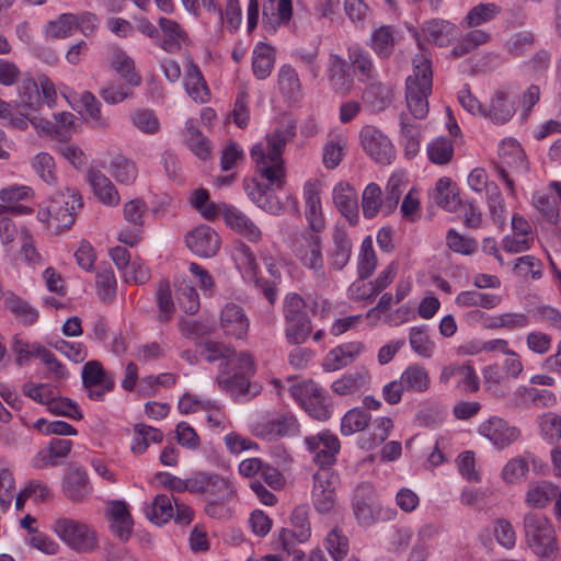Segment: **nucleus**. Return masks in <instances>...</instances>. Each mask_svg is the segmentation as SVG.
Masks as SVG:
<instances>
[{
    "instance_id": "79ce46f5",
    "label": "nucleus",
    "mask_w": 561,
    "mask_h": 561,
    "mask_svg": "<svg viewBox=\"0 0 561 561\" xmlns=\"http://www.w3.org/2000/svg\"><path fill=\"white\" fill-rule=\"evenodd\" d=\"M405 390L422 393L428 390L431 378L428 371L416 364L408 366L400 376Z\"/></svg>"
},
{
    "instance_id": "f8f14e48",
    "label": "nucleus",
    "mask_w": 561,
    "mask_h": 561,
    "mask_svg": "<svg viewBox=\"0 0 561 561\" xmlns=\"http://www.w3.org/2000/svg\"><path fill=\"white\" fill-rule=\"evenodd\" d=\"M308 450L313 455V461L321 468L331 467L336 461L341 445L336 435L323 431L305 438Z\"/></svg>"
},
{
    "instance_id": "7c9ffc66",
    "label": "nucleus",
    "mask_w": 561,
    "mask_h": 561,
    "mask_svg": "<svg viewBox=\"0 0 561 561\" xmlns=\"http://www.w3.org/2000/svg\"><path fill=\"white\" fill-rule=\"evenodd\" d=\"M111 66L129 87L141 84V76L135 70V61L122 48H114L110 58Z\"/></svg>"
},
{
    "instance_id": "864d4df0",
    "label": "nucleus",
    "mask_w": 561,
    "mask_h": 561,
    "mask_svg": "<svg viewBox=\"0 0 561 561\" xmlns=\"http://www.w3.org/2000/svg\"><path fill=\"white\" fill-rule=\"evenodd\" d=\"M377 267V255L373 247V239L367 236L362 241L357 256V274L360 279L369 278Z\"/></svg>"
},
{
    "instance_id": "a211bd4d",
    "label": "nucleus",
    "mask_w": 561,
    "mask_h": 561,
    "mask_svg": "<svg viewBox=\"0 0 561 561\" xmlns=\"http://www.w3.org/2000/svg\"><path fill=\"white\" fill-rule=\"evenodd\" d=\"M87 471L81 467H71L67 470L62 481V492L72 503L84 502L92 493Z\"/></svg>"
},
{
    "instance_id": "9d476101",
    "label": "nucleus",
    "mask_w": 561,
    "mask_h": 561,
    "mask_svg": "<svg viewBox=\"0 0 561 561\" xmlns=\"http://www.w3.org/2000/svg\"><path fill=\"white\" fill-rule=\"evenodd\" d=\"M192 494L202 496L205 501L213 499L231 500L233 490L230 483L219 474L194 472L192 474Z\"/></svg>"
},
{
    "instance_id": "052dcab7",
    "label": "nucleus",
    "mask_w": 561,
    "mask_h": 561,
    "mask_svg": "<svg viewBox=\"0 0 561 561\" xmlns=\"http://www.w3.org/2000/svg\"><path fill=\"white\" fill-rule=\"evenodd\" d=\"M59 202L60 213L64 215H69L76 220V211L83 206L82 197L79 192L75 188L66 187L64 190H58L50 197L49 202Z\"/></svg>"
},
{
    "instance_id": "13d9d810",
    "label": "nucleus",
    "mask_w": 561,
    "mask_h": 561,
    "mask_svg": "<svg viewBox=\"0 0 561 561\" xmlns=\"http://www.w3.org/2000/svg\"><path fill=\"white\" fill-rule=\"evenodd\" d=\"M348 59L352 62L355 71L358 72V78L363 82L375 80L376 70L369 54L359 47L348 50Z\"/></svg>"
},
{
    "instance_id": "f704fd0d",
    "label": "nucleus",
    "mask_w": 561,
    "mask_h": 561,
    "mask_svg": "<svg viewBox=\"0 0 561 561\" xmlns=\"http://www.w3.org/2000/svg\"><path fill=\"white\" fill-rule=\"evenodd\" d=\"M37 219L42 222H47L48 228L56 234H59L73 226V218L60 213L58 201L49 202L47 207L41 208L37 211Z\"/></svg>"
},
{
    "instance_id": "5701e85b",
    "label": "nucleus",
    "mask_w": 561,
    "mask_h": 561,
    "mask_svg": "<svg viewBox=\"0 0 561 561\" xmlns=\"http://www.w3.org/2000/svg\"><path fill=\"white\" fill-rule=\"evenodd\" d=\"M304 199L306 205V218L310 227L309 232H321L325 227L321 199L317 183L308 181L304 185Z\"/></svg>"
},
{
    "instance_id": "58836bf2",
    "label": "nucleus",
    "mask_w": 561,
    "mask_h": 561,
    "mask_svg": "<svg viewBox=\"0 0 561 561\" xmlns=\"http://www.w3.org/2000/svg\"><path fill=\"white\" fill-rule=\"evenodd\" d=\"M184 138L193 153L202 160H206L210 154L209 140L202 134L197 127L196 119H187L185 123Z\"/></svg>"
},
{
    "instance_id": "338daca9",
    "label": "nucleus",
    "mask_w": 561,
    "mask_h": 561,
    "mask_svg": "<svg viewBox=\"0 0 561 561\" xmlns=\"http://www.w3.org/2000/svg\"><path fill=\"white\" fill-rule=\"evenodd\" d=\"M427 156L435 164H447L454 156V145L451 140L446 137L433 139L427 145Z\"/></svg>"
},
{
    "instance_id": "6e6552de",
    "label": "nucleus",
    "mask_w": 561,
    "mask_h": 561,
    "mask_svg": "<svg viewBox=\"0 0 561 561\" xmlns=\"http://www.w3.org/2000/svg\"><path fill=\"white\" fill-rule=\"evenodd\" d=\"M320 232H305L294 242L293 251L300 263L314 272L316 276L325 279L323 244Z\"/></svg>"
},
{
    "instance_id": "ea45409f",
    "label": "nucleus",
    "mask_w": 561,
    "mask_h": 561,
    "mask_svg": "<svg viewBox=\"0 0 561 561\" xmlns=\"http://www.w3.org/2000/svg\"><path fill=\"white\" fill-rule=\"evenodd\" d=\"M431 198L434 204L448 211H455L459 205V198L449 178H440L437 181Z\"/></svg>"
},
{
    "instance_id": "cd10ccee",
    "label": "nucleus",
    "mask_w": 561,
    "mask_h": 561,
    "mask_svg": "<svg viewBox=\"0 0 561 561\" xmlns=\"http://www.w3.org/2000/svg\"><path fill=\"white\" fill-rule=\"evenodd\" d=\"M107 513L112 520V531L121 539L127 540L131 534L133 519L124 501H112L108 504Z\"/></svg>"
},
{
    "instance_id": "2eb2a0df",
    "label": "nucleus",
    "mask_w": 561,
    "mask_h": 561,
    "mask_svg": "<svg viewBox=\"0 0 561 561\" xmlns=\"http://www.w3.org/2000/svg\"><path fill=\"white\" fill-rule=\"evenodd\" d=\"M299 432V423L290 413L277 415L274 419L259 422L254 427L255 436L273 442L284 436H294Z\"/></svg>"
},
{
    "instance_id": "de8ad7c7",
    "label": "nucleus",
    "mask_w": 561,
    "mask_h": 561,
    "mask_svg": "<svg viewBox=\"0 0 561 561\" xmlns=\"http://www.w3.org/2000/svg\"><path fill=\"white\" fill-rule=\"evenodd\" d=\"M4 306L25 325H32L38 319V311L14 293L5 295Z\"/></svg>"
},
{
    "instance_id": "4c0bfd02",
    "label": "nucleus",
    "mask_w": 561,
    "mask_h": 561,
    "mask_svg": "<svg viewBox=\"0 0 561 561\" xmlns=\"http://www.w3.org/2000/svg\"><path fill=\"white\" fill-rule=\"evenodd\" d=\"M15 106L28 112L38 111L41 106V95L38 84L33 78H25L20 82Z\"/></svg>"
},
{
    "instance_id": "a19ab883",
    "label": "nucleus",
    "mask_w": 561,
    "mask_h": 561,
    "mask_svg": "<svg viewBox=\"0 0 561 561\" xmlns=\"http://www.w3.org/2000/svg\"><path fill=\"white\" fill-rule=\"evenodd\" d=\"M83 387L101 386L106 390L114 389V377L107 374L100 362L90 360L82 367Z\"/></svg>"
},
{
    "instance_id": "b1692460",
    "label": "nucleus",
    "mask_w": 561,
    "mask_h": 561,
    "mask_svg": "<svg viewBox=\"0 0 561 561\" xmlns=\"http://www.w3.org/2000/svg\"><path fill=\"white\" fill-rule=\"evenodd\" d=\"M329 81L331 88L342 95L350 93L354 85V78L350 71L347 61L336 54L329 58Z\"/></svg>"
},
{
    "instance_id": "c85d7f7f",
    "label": "nucleus",
    "mask_w": 561,
    "mask_h": 561,
    "mask_svg": "<svg viewBox=\"0 0 561 561\" xmlns=\"http://www.w3.org/2000/svg\"><path fill=\"white\" fill-rule=\"evenodd\" d=\"M71 448L72 442L70 439L54 438L49 443L47 450L37 453V455L32 460V465L37 469H44L49 466H57V459L67 457Z\"/></svg>"
},
{
    "instance_id": "1a4fd4ad",
    "label": "nucleus",
    "mask_w": 561,
    "mask_h": 561,
    "mask_svg": "<svg viewBox=\"0 0 561 561\" xmlns=\"http://www.w3.org/2000/svg\"><path fill=\"white\" fill-rule=\"evenodd\" d=\"M499 162L495 168L505 182L511 194L515 192V183L510 178V171L522 172L527 170L525 153L520 145L515 139L502 141L499 148Z\"/></svg>"
},
{
    "instance_id": "3c124183",
    "label": "nucleus",
    "mask_w": 561,
    "mask_h": 561,
    "mask_svg": "<svg viewBox=\"0 0 561 561\" xmlns=\"http://www.w3.org/2000/svg\"><path fill=\"white\" fill-rule=\"evenodd\" d=\"M501 298L493 294L481 293L478 290H465L457 295L455 302L462 308L481 307L492 309L496 307Z\"/></svg>"
},
{
    "instance_id": "69168bd1",
    "label": "nucleus",
    "mask_w": 561,
    "mask_h": 561,
    "mask_svg": "<svg viewBox=\"0 0 561 561\" xmlns=\"http://www.w3.org/2000/svg\"><path fill=\"white\" fill-rule=\"evenodd\" d=\"M558 489L550 482L531 485L526 494V503L531 507H545L557 497Z\"/></svg>"
},
{
    "instance_id": "09e8293b",
    "label": "nucleus",
    "mask_w": 561,
    "mask_h": 561,
    "mask_svg": "<svg viewBox=\"0 0 561 561\" xmlns=\"http://www.w3.org/2000/svg\"><path fill=\"white\" fill-rule=\"evenodd\" d=\"M154 298L158 307L157 320L162 323L169 322L175 312V305L170 283L167 279H161L158 283Z\"/></svg>"
},
{
    "instance_id": "a878e982",
    "label": "nucleus",
    "mask_w": 561,
    "mask_h": 561,
    "mask_svg": "<svg viewBox=\"0 0 561 561\" xmlns=\"http://www.w3.org/2000/svg\"><path fill=\"white\" fill-rule=\"evenodd\" d=\"M332 243L329 251V262L334 270L341 271L350 262L353 243L348 232L340 226H336L333 230Z\"/></svg>"
},
{
    "instance_id": "774afa93",
    "label": "nucleus",
    "mask_w": 561,
    "mask_h": 561,
    "mask_svg": "<svg viewBox=\"0 0 561 561\" xmlns=\"http://www.w3.org/2000/svg\"><path fill=\"white\" fill-rule=\"evenodd\" d=\"M538 425L545 439L550 443L561 440V415L554 412L543 413L538 417Z\"/></svg>"
},
{
    "instance_id": "bb28decb",
    "label": "nucleus",
    "mask_w": 561,
    "mask_h": 561,
    "mask_svg": "<svg viewBox=\"0 0 561 561\" xmlns=\"http://www.w3.org/2000/svg\"><path fill=\"white\" fill-rule=\"evenodd\" d=\"M374 488L368 483L358 485L353 495L352 507L357 522L368 526L374 522Z\"/></svg>"
},
{
    "instance_id": "6e6d98bb",
    "label": "nucleus",
    "mask_w": 561,
    "mask_h": 561,
    "mask_svg": "<svg viewBox=\"0 0 561 561\" xmlns=\"http://www.w3.org/2000/svg\"><path fill=\"white\" fill-rule=\"evenodd\" d=\"M454 30L448 22L440 20L428 21L422 28V36L425 41L437 46H446L450 42V32Z\"/></svg>"
},
{
    "instance_id": "37998d69",
    "label": "nucleus",
    "mask_w": 561,
    "mask_h": 561,
    "mask_svg": "<svg viewBox=\"0 0 561 561\" xmlns=\"http://www.w3.org/2000/svg\"><path fill=\"white\" fill-rule=\"evenodd\" d=\"M514 113L515 108L507 102L505 93L499 91L491 99L489 107L483 108L482 115L494 124L502 125L508 122Z\"/></svg>"
},
{
    "instance_id": "7ed1b4c3",
    "label": "nucleus",
    "mask_w": 561,
    "mask_h": 561,
    "mask_svg": "<svg viewBox=\"0 0 561 561\" xmlns=\"http://www.w3.org/2000/svg\"><path fill=\"white\" fill-rule=\"evenodd\" d=\"M236 359L233 367L236 371L233 374L220 371L217 376L218 385L236 401L251 400L261 392L260 385L250 382L255 371L253 358L248 353H241Z\"/></svg>"
},
{
    "instance_id": "e2e57ef3",
    "label": "nucleus",
    "mask_w": 561,
    "mask_h": 561,
    "mask_svg": "<svg viewBox=\"0 0 561 561\" xmlns=\"http://www.w3.org/2000/svg\"><path fill=\"white\" fill-rule=\"evenodd\" d=\"M500 7L495 3H480L468 11L462 25L476 27L483 23L491 22L500 14Z\"/></svg>"
},
{
    "instance_id": "0e129e2a",
    "label": "nucleus",
    "mask_w": 561,
    "mask_h": 561,
    "mask_svg": "<svg viewBox=\"0 0 561 561\" xmlns=\"http://www.w3.org/2000/svg\"><path fill=\"white\" fill-rule=\"evenodd\" d=\"M367 83L363 94L364 100L376 110L385 108L391 102V88L376 79Z\"/></svg>"
},
{
    "instance_id": "412c9836",
    "label": "nucleus",
    "mask_w": 561,
    "mask_h": 561,
    "mask_svg": "<svg viewBox=\"0 0 561 561\" xmlns=\"http://www.w3.org/2000/svg\"><path fill=\"white\" fill-rule=\"evenodd\" d=\"M158 25L161 31L159 47L170 54L179 53L183 45L188 44V35L185 30L174 20L160 18Z\"/></svg>"
},
{
    "instance_id": "4be33fe9",
    "label": "nucleus",
    "mask_w": 561,
    "mask_h": 561,
    "mask_svg": "<svg viewBox=\"0 0 561 561\" xmlns=\"http://www.w3.org/2000/svg\"><path fill=\"white\" fill-rule=\"evenodd\" d=\"M365 345L359 341L343 343L332 348L323 360L325 371H335L351 365L363 352Z\"/></svg>"
},
{
    "instance_id": "ddd939ff",
    "label": "nucleus",
    "mask_w": 561,
    "mask_h": 561,
    "mask_svg": "<svg viewBox=\"0 0 561 561\" xmlns=\"http://www.w3.org/2000/svg\"><path fill=\"white\" fill-rule=\"evenodd\" d=\"M293 529L283 528L278 535V542L284 551L291 553L295 542H306L311 535L310 523L308 519L307 506H297L290 516Z\"/></svg>"
},
{
    "instance_id": "6ab92c4d",
    "label": "nucleus",
    "mask_w": 561,
    "mask_h": 561,
    "mask_svg": "<svg viewBox=\"0 0 561 561\" xmlns=\"http://www.w3.org/2000/svg\"><path fill=\"white\" fill-rule=\"evenodd\" d=\"M332 199L339 213L355 226L358 221V198L355 188L341 181L333 187Z\"/></svg>"
},
{
    "instance_id": "8fccbe9b",
    "label": "nucleus",
    "mask_w": 561,
    "mask_h": 561,
    "mask_svg": "<svg viewBox=\"0 0 561 561\" xmlns=\"http://www.w3.org/2000/svg\"><path fill=\"white\" fill-rule=\"evenodd\" d=\"M145 513L150 522L157 525H163L173 517L174 504L168 495L158 494L151 505L146 508Z\"/></svg>"
},
{
    "instance_id": "c03bdc74",
    "label": "nucleus",
    "mask_w": 561,
    "mask_h": 561,
    "mask_svg": "<svg viewBox=\"0 0 561 561\" xmlns=\"http://www.w3.org/2000/svg\"><path fill=\"white\" fill-rule=\"evenodd\" d=\"M393 428V421L388 416H379L373 423V432L368 436H362L359 446L363 449L371 450L382 444Z\"/></svg>"
},
{
    "instance_id": "f3484780",
    "label": "nucleus",
    "mask_w": 561,
    "mask_h": 561,
    "mask_svg": "<svg viewBox=\"0 0 561 561\" xmlns=\"http://www.w3.org/2000/svg\"><path fill=\"white\" fill-rule=\"evenodd\" d=\"M479 434L488 438L494 446L504 448L515 442L520 432L499 416H492L479 426Z\"/></svg>"
},
{
    "instance_id": "dca6fc26",
    "label": "nucleus",
    "mask_w": 561,
    "mask_h": 561,
    "mask_svg": "<svg viewBox=\"0 0 561 561\" xmlns=\"http://www.w3.org/2000/svg\"><path fill=\"white\" fill-rule=\"evenodd\" d=\"M219 324L227 337L242 340L248 335L250 320L242 307L229 302L220 311Z\"/></svg>"
},
{
    "instance_id": "4d7b16f0",
    "label": "nucleus",
    "mask_w": 561,
    "mask_h": 561,
    "mask_svg": "<svg viewBox=\"0 0 561 561\" xmlns=\"http://www.w3.org/2000/svg\"><path fill=\"white\" fill-rule=\"evenodd\" d=\"M347 139L343 135H335L323 147L322 162L327 169H335L345 156Z\"/></svg>"
},
{
    "instance_id": "c9c22d12",
    "label": "nucleus",
    "mask_w": 561,
    "mask_h": 561,
    "mask_svg": "<svg viewBox=\"0 0 561 561\" xmlns=\"http://www.w3.org/2000/svg\"><path fill=\"white\" fill-rule=\"evenodd\" d=\"M369 378V374L366 370L345 374L332 382L331 389L339 396L353 394L366 389Z\"/></svg>"
},
{
    "instance_id": "39448f33",
    "label": "nucleus",
    "mask_w": 561,
    "mask_h": 561,
    "mask_svg": "<svg viewBox=\"0 0 561 561\" xmlns=\"http://www.w3.org/2000/svg\"><path fill=\"white\" fill-rule=\"evenodd\" d=\"M51 529L77 552H91L98 547L96 531L83 522L60 517L53 523Z\"/></svg>"
},
{
    "instance_id": "f257e3e1",
    "label": "nucleus",
    "mask_w": 561,
    "mask_h": 561,
    "mask_svg": "<svg viewBox=\"0 0 561 561\" xmlns=\"http://www.w3.org/2000/svg\"><path fill=\"white\" fill-rule=\"evenodd\" d=\"M296 136V124L291 119L283 121L251 149L256 173L266 181L263 185L255 180L244 183V190L253 203L261 209L277 215L282 210L279 201L268 192V187L282 188L285 185L286 170L283 153L286 145Z\"/></svg>"
},
{
    "instance_id": "aec40b11",
    "label": "nucleus",
    "mask_w": 561,
    "mask_h": 561,
    "mask_svg": "<svg viewBox=\"0 0 561 561\" xmlns=\"http://www.w3.org/2000/svg\"><path fill=\"white\" fill-rule=\"evenodd\" d=\"M225 224L236 233L244 237L250 242H259L262 231L259 226L243 211L234 206H225Z\"/></svg>"
},
{
    "instance_id": "a18cd8bd",
    "label": "nucleus",
    "mask_w": 561,
    "mask_h": 561,
    "mask_svg": "<svg viewBox=\"0 0 561 561\" xmlns=\"http://www.w3.org/2000/svg\"><path fill=\"white\" fill-rule=\"evenodd\" d=\"M362 210L367 219L377 216L379 211L386 214V202L382 198V192L378 184L369 183L362 194Z\"/></svg>"
},
{
    "instance_id": "2f4dec72",
    "label": "nucleus",
    "mask_w": 561,
    "mask_h": 561,
    "mask_svg": "<svg viewBox=\"0 0 561 561\" xmlns=\"http://www.w3.org/2000/svg\"><path fill=\"white\" fill-rule=\"evenodd\" d=\"M184 85L190 98L196 103L209 101V90L201 69L194 62H190L184 78Z\"/></svg>"
},
{
    "instance_id": "680f3d73",
    "label": "nucleus",
    "mask_w": 561,
    "mask_h": 561,
    "mask_svg": "<svg viewBox=\"0 0 561 561\" xmlns=\"http://www.w3.org/2000/svg\"><path fill=\"white\" fill-rule=\"evenodd\" d=\"M75 30H77V15L64 13L57 20L47 23L45 35L50 39L65 38L71 36Z\"/></svg>"
},
{
    "instance_id": "20e7f679",
    "label": "nucleus",
    "mask_w": 561,
    "mask_h": 561,
    "mask_svg": "<svg viewBox=\"0 0 561 561\" xmlns=\"http://www.w3.org/2000/svg\"><path fill=\"white\" fill-rule=\"evenodd\" d=\"M526 542L541 561H553L558 554L556 531L542 514L528 513L524 516Z\"/></svg>"
},
{
    "instance_id": "bf43d9fd",
    "label": "nucleus",
    "mask_w": 561,
    "mask_h": 561,
    "mask_svg": "<svg viewBox=\"0 0 561 561\" xmlns=\"http://www.w3.org/2000/svg\"><path fill=\"white\" fill-rule=\"evenodd\" d=\"M134 432L137 435L131 444L134 454H144L151 443H160L163 439V433L146 424H136Z\"/></svg>"
},
{
    "instance_id": "5fc2aeb1",
    "label": "nucleus",
    "mask_w": 561,
    "mask_h": 561,
    "mask_svg": "<svg viewBox=\"0 0 561 561\" xmlns=\"http://www.w3.org/2000/svg\"><path fill=\"white\" fill-rule=\"evenodd\" d=\"M371 421V415L363 408H353L348 410L341 420V433L350 436L363 432Z\"/></svg>"
},
{
    "instance_id": "603ef678",
    "label": "nucleus",
    "mask_w": 561,
    "mask_h": 561,
    "mask_svg": "<svg viewBox=\"0 0 561 561\" xmlns=\"http://www.w3.org/2000/svg\"><path fill=\"white\" fill-rule=\"evenodd\" d=\"M108 171L117 183L124 185L133 184L138 175L135 162L119 154L112 158Z\"/></svg>"
},
{
    "instance_id": "473e14b6",
    "label": "nucleus",
    "mask_w": 561,
    "mask_h": 561,
    "mask_svg": "<svg viewBox=\"0 0 561 561\" xmlns=\"http://www.w3.org/2000/svg\"><path fill=\"white\" fill-rule=\"evenodd\" d=\"M291 13V0H268L263 4V23L275 31L290 20Z\"/></svg>"
},
{
    "instance_id": "0eeeda50",
    "label": "nucleus",
    "mask_w": 561,
    "mask_h": 561,
    "mask_svg": "<svg viewBox=\"0 0 561 561\" xmlns=\"http://www.w3.org/2000/svg\"><path fill=\"white\" fill-rule=\"evenodd\" d=\"M340 485V477L330 468H321L313 474V488L311 492L312 503L320 514L333 512L336 502V490Z\"/></svg>"
},
{
    "instance_id": "49530a36",
    "label": "nucleus",
    "mask_w": 561,
    "mask_h": 561,
    "mask_svg": "<svg viewBox=\"0 0 561 561\" xmlns=\"http://www.w3.org/2000/svg\"><path fill=\"white\" fill-rule=\"evenodd\" d=\"M275 54L273 48L266 44H260L254 48L252 69L256 79H266L274 67Z\"/></svg>"
},
{
    "instance_id": "423d86ee",
    "label": "nucleus",
    "mask_w": 561,
    "mask_h": 561,
    "mask_svg": "<svg viewBox=\"0 0 561 561\" xmlns=\"http://www.w3.org/2000/svg\"><path fill=\"white\" fill-rule=\"evenodd\" d=\"M289 392L301 408L314 420L327 421L332 414V404L327 392L314 381L308 380L290 386Z\"/></svg>"
},
{
    "instance_id": "393cba45",
    "label": "nucleus",
    "mask_w": 561,
    "mask_h": 561,
    "mask_svg": "<svg viewBox=\"0 0 561 561\" xmlns=\"http://www.w3.org/2000/svg\"><path fill=\"white\" fill-rule=\"evenodd\" d=\"M87 180L94 195L103 205L115 207L119 204L121 196L112 181L100 170L91 168L88 171Z\"/></svg>"
},
{
    "instance_id": "f03ea898",
    "label": "nucleus",
    "mask_w": 561,
    "mask_h": 561,
    "mask_svg": "<svg viewBox=\"0 0 561 561\" xmlns=\"http://www.w3.org/2000/svg\"><path fill=\"white\" fill-rule=\"evenodd\" d=\"M412 65L413 75L409 76L405 81V100L412 116L423 119L428 113L427 98L432 93V65L425 53L416 54Z\"/></svg>"
},
{
    "instance_id": "e433bc0d",
    "label": "nucleus",
    "mask_w": 561,
    "mask_h": 561,
    "mask_svg": "<svg viewBox=\"0 0 561 561\" xmlns=\"http://www.w3.org/2000/svg\"><path fill=\"white\" fill-rule=\"evenodd\" d=\"M396 42L397 32L390 25L375 28L370 36V47L380 58H388L392 54Z\"/></svg>"
},
{
    "instance_id": "72a5a7b5",
    "label": "nucleus",
    "mask_w": 561,
    "mask_h": 561,
    "mask_svg": "<svg viewBox=\"0 0 561 561\" xmlns=\"http://www.w3.org/2000/svg\"><path fill=\"white\" fill-rule=\"evenodd\" d=\"M277 82L280 93L288 100L297 101L301 98L302 87L296 69L288 65H282L277 72Z\"/></svg>"
},
{
    "instance_id": "9b49d317",
    "label": "nucleus",
    "mask_w": 561,
    "mask_h": 561,
    "mask_svg": "<svg viewBox=\"0 0 561 561\" xmlns=\"http://www.w3.org/2000/svg\"><path fill=\"white\" fill-rule=\"evenodd\" d=\"M360 142L364 151L376 162L389 164L394 158L391 140L374 126H365L360 130Z\"/></svg>"
},
{
    "instance_id": "4468645a",
    "label": "nucleus",
    "mask_w": 561,
    "mask_h": 561,
    "mask_svg": "<svg viewBox=\"0 0 561 561\" xmlns=\"http://www.w3.org/2000/svg\"><path fill=\"white\" fill-rule=\"evenodd\" d=\"M185 243L194 254L201 257H213L220 249L221 239L215 229L201 225L186 234Z\"/></svg>"
},
{
    "instance_id": "c756f323",
    "label": "nucleus",
    "mask_w": 561,
    "mask_h": 561,
    "mask_svg": "<svg viewBox=\"0 0 561 561\" xmlns=\"http://www.w3.org/2000/svg\"><path fill=\"white\" fill-rule=\"evenodd\" d=\"M400 145L404 148L408 158H414L421 147V125L415 124L405 114L400 115Z\"/></svg>"
}]
</instances>
